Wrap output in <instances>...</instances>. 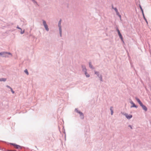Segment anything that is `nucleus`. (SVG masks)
<instances>
[{
	"mask_svg": "<svg viewBox=\"0 0 151 151\" xmlns=\"http://www.w3.org/2000/svg\"><path fill=\"white\" fill-rule=\"evenodd\" d=\"M43 23L45 29L47 31H48L49 30V28H48L47 25L46 24L45 21L44 20H43Z\"/></svg>",
	"mask_w": 151,
	"mask_h": 151,
	"instance_id": "nucleus-1",
	"label": "nucleus"
},
{
	"mask_svg": "<svg viewBox=\"0 0 151 151\" xmlns=\"http://www.w3.org/2000/svg\"><path fill=\"white\" fill-rule=\"evenodd\" d=\"M61 20H60L59 22V24H58V26L59 28L60 32V36H61V32H62L61 28V27L60 26L61 23Z\"/></svg>",
	"mask_w": 151,
	"mask_h": 151,
	"instance_id": "nucleus-2",
	"label": "nucleus"
},
{
	"mask_svg": "<svg viewBox=\"0 0 151 151\" xmlns=\"http://www.w3.org/2000/svg\"><path fill=\"white\" fill-rule=\"evenodd\" d=\"M117 32H118V35H119L120 38L121 40H122V41L123 42H124L123 39V38L122 37V35L121 34V33H120V31L118 29H117Z\"/></svg>",
	"mask_w": 151,
	"mask_h": 151,
	"instance_id": "nucleus-3",
	"label": "nucleus"
},
{
	"mask_svg": "<svg viewBox=\"0 0 151 151\" xmlns=\"http://www.w3.org/2000/svg\"><path fill=\"white\" fill-rule=\"evenodd\" d=\"M140 106L142 107V109L145 111H147V108L145 106V105H143L142 104H141Z\"/></svg>",
	"mask_w": 151,
	"mask_h": 151,
	"instance_id": "nucleus-4",
	"label": "nucleus"
},
{
	"mask_svg": "<svg viewBox=\"0 0 151 151\" xmlns=\"http://www.w3.org/2000/svg\"><path fill=\"white\" fill-rule=\"evenodd\" d=\"M12 145L14 146L15 147L16 149H21V146L19 145H16L14 144H12Z\"/></svg>",
	"mask_w": 151,
	"mask_h": 151,
	"instance_id": "nucleus-5",
	"label": "nucleus"
},
{
	"mask_svg": "<svg viewBox=\"0 0 151 151\" xmlns=\"http://www.w3.org/2000/svg\"><path fill=\"white\" fill-rule=\"evenodd\" d=\"M126 117L127 118V119H130L132 117V116L131 115H128L127 114H125Z\"/></svg>",
	"mask_w": 151,
	"mask_h": 151,
	"instance_id": "nucleus-6",
	"label": "nucleus"
},
{
	"mask_svg": "<svg viewBox=\"0 0 151 151\" xmlns=\"http://www.w3.org/2000/svg\"><path fill=\"white\" fill-rule=\"evenodd\" d=\"M136 99L137 101L138 102L139 104L140 105L142 104V103L139 99L137 98H136Z\"/></svg>",
	"mask_w": 151,
	"mask_h": 151,
	"instance_id": "nucleus-7",
	"label": "nucleus"
},
{
	"mask_svg": "<svg viewBox=\"0 0 151 151\" xmlns=\"http://www.w3.org/2000/svg\"><path fill=\"white\" fill-rule=\"evenodd\" d=\"M75 110L76 111L79 113L83 117V114L82 112L78 111L77 109H76Z\"/></svg>",
	"mask_w": 151,
	"mask_h": 151,
	"instance_id": "nucleus-8",
	"label": "nucleus"
},
{
	"mask_svg": "<svg viewBox=\"0 0 151 151\" xmlns=\"http://www.w3.org/2000/svg\"><path fill=\"white\" fill-rule=\"evenodd\" d=\"M6 78H1V79H0V81H6Z\"/></svg>",
	"mask_w": 151,
	"mask_h": 151,
	"instance_id": "nucleus-9",
	"label": "nucleus"
},
{
	"mask_svg": "<svg viewBox=\"0 0 151 151\" xmlns=\"http://www.w3.org/2000/svg\"><path fill=\"white\" fill-rule=\"evenodd\" d=\"M131 104H133V106H131V107H137V106L135 105V104L132 102H131Z\"/></svg>",
	"mask_w": 151,
	"mask_h": 151,
	"instance_id": "nucleus-10",
	"label": "nucleus"
},
{
	"mask_svg": "<svg viewBox=\"0 0 151 151\" xmlns=\"http://www.w3.org/2000/svg\"><path fill=\"white\" fill-rule=\"evenodd\" d=\"M85 74L87 77H89V74H88L87 73L86 71L85 72Z\"/></svg>",
	"mask_w": 151,
	"mask_h": 151,
	"instance_id": "nucleus-11",
	"label": "nucleus"
},
{
	"mask_svg": "<svg viewBox=\"0 0 151 151\" xmlns=\"http://www.w3.org/2000/svg\"><path fill=\"white\" fill-rule=\"evenodd\" d=\"M115 11H116V12L117 14H119V12H118V10L116 8H115L114 9Z\"/></svg>",
	"mask_w": 151,
	"mask_h": 151,
	"instance_id": "nucleus-12",
	"label": "nucleus"
},
{
	"mask_svg": "<svg viewBox=\"0 0 151 151\" xmlns=\"http://www.w3.org/2000/svg\"><path fill=\"white\" fill-rule=\"evenodd\" d=\"M24 72L26 73L27 75H28L29 74L28 72L27 71V69L25 70H24Z\"/></svg>",
	"mask_w": 151,
	"mask_h": 151,
	"instance_id": "nucleus-13",
	"label": "nucleus"
},
{
	"mask_svg": "<svg viewBox=\"0 0 151 151\" xmlns=\"http://www.w3.org/2000/svg\"><path fill=\"white\" fill-rule=\"evenodd\" d=\"M89 67H90V68H92V65L91 64V63H89Z\"/></svg>",
	"mask_w": 151,
	"mask_h": 151,
	"instance_id": "nucleus-14",
	"label": "nucleus"
},
{
	"mask_svg": "<svg viewBox=\"0 0 151 151\" xmlns=\"http://www.w3.org/2000/svg\"><path fill=\"white\" fill-rule=\"evenodd\" d=\"M11 90L12 91V93H14V92L13 91L12 89V88H10Z\"/></svg>",
	"mask_w": 151,
	"mask_h": 151,
	"instance_id": "nucleus-15",
	"label": "nucleus"
},
{
	"mask_svg": "<svg viewBox=\"0 0 151 151\" xmlns=\"http://www.w3.org/2000/svg\"><path fill=\"white\" fill-rule=\"evenodd\" d=\"M140 9H141V11H142V14H143V9L141 6L140 7Z\"/></svg>",
	"mask_w": 151,
	"mask_h": 151,
	"instance_id": "nucleus-16",
	"label": "nucleus"
},
{
	"mask_svg": "<svg viewBox=\"0 0 151 151\" xmlns=\"http://www.w3.org/2000/svg\"><path fill=\"white\" fill-rule=\"evenodd\" d=\"M99 73L95 71V74H96L97 75H98V76H99Z\"/></svg>",
	"mask_w": 151,
	"mask_h": 151,
	"instance_id": "nucleus-17",
	"label": "nucleus"
},
{
	"mask_svg": "<svg viewBox=\"0 0 151 151\" xmlns=\"http://www.w3.org/2000/svg\"><path fill=\"white\" fill-rule=\"evenodd\" d=\"M99 77L100 78V80L101 81H102V78L101 76V75H100V76H99Z\"/></svg>",
	"mask_w": 151,
	"mask_h": 151,
	"instance_id": "nucleus-18",
	"label": "nucleus"
},
{
	"mask_svg": "<svg viewBox=\"0 0 151 151\" xmlns=\"http://www.w3.org/2000/svg\"><path fill=\"white\" fill-rule=\"evenodd\" d=\"M111 115H112L113 113V111L112 110L111 111Z\"/></svg>",
	"mask_w": 151,
	"mask_h": 151,
	"instance_id": "nucleus-19",
	"label": "nucleus"
},
{
	"mask_svg": "<svg viewBox=\"0 0 151 151\" xmlns=\"http://www.w3.org/2000/svg\"><path fill=\"white\" fill-rule=\"evenodd\" d=\"M113 108L112 107H111L110 110H111V111L112 110H113Z\"/></svg>",
	"mask_w": 151,
	"mask_h": 151,
	"instance_id": "nucleus-20",
	"label": "nucleus"
},
{
	"mask_svg": "<svg viewBox=\"0 0 151 151\" xmlns=\"http://www.w3.org/2000/svg\"><path fill=\"white\" fill-rule=\"evenodd\" d=\"M24 32V31H21V34H23Z\"/></svg>",
	"mask_w": 151,
	"mask_h": 151,
	"instance_id": "nucleus-21",
	"label": "nucleus"
},
{
	"mask_svg": "<svg viewBox=\"0 0 151 151\" xmlns=\"http://www.w3.org/2000/svg\"><path fill=\"white\" fill-rule=\"evenodd\" d=\"M143 14V17H144V18L145 19V16H144V13H143V14Z\"/></svg>",
	"mask_w": 151,
	"mask_h": 151,
	"instance_id": "nucleus-22",
	"label": "nucleus"
},
{
	"mask_svg": "<svg viewBox=\"0 0 151 151\" xmlns=\"http://www.w3.org/2000/svg\"><path fill=\"white\" fill-rule=\"evenodd\" d=\"M8 88H10H10H11V87H10L9 86H6Z\"/></svg>",
	"mask_w": 151,
	"mask_h": 151,
	"instance_id": "nucleus-23",
	"label": "nucleus"
},
{
	"mask_svg": "<svg viewBox=\"0 0 151 151\" xmlns=\"http://www.w3.org/2000/svg\"><path fill=\"white\" fill-rule=\"evenodd\" d=\"M17 28L19 29H21L19 27H17Z\"/></svg>",
	"mask_w": 151,
	"mask_h": 151,
	"instance_id": "nucleus-24",
	"label": "nucleus"
},
{
	"mask_svg": "<svg viewBox=\"0 0 151 151\" xmlns=\"http://www.w3.org/2000/svg\"><path fill=\"white\" fill-rule=\"evenodd\" d=\"M129 127H130L131 129H132V127L131 126H129Z\"/></svg>",
	"mask_w": 151,
	"mask_h": 151,
	"instance_id": "nucleus-25",
	"label": "nucleus"
},
{
	"mask_svg": "<svg viewBox=\"0 0 151 151\" xmlns=\"http://www.w3.org/2000/svg\"><path fill=\"white\" fill-rule=\"evenodd\" d=\"M32 0L33 1H34V2H35V1L34 0Z\"/></svg>",
	"mask_w": 151,
	"mask_h": 151,
	"instance_id": "nucleus-26",
	"label": "nucleus"
},
{
	"mask_svg": "<svg viewBox=\"0 0 151 151\" xmlns=\"http://www.w3.org/2000/svg\"><path fill=\"white\" fill-rule=\"evenodd\" d=\"M2 54V53H0V55H1Z\"/></svg>",
	"mask_w": 151,
	"mask_h": 151,
	"instance_id": "nucleus-27",
	"label": "nucleus"
},
{
	"mask_svg": "<svg viewBox=\"0 0 151 151\" xmlns=\"http://www.w3.org/2000/svg\"><path fill=\"white\" fill-rule=\"evenodd\" d=\"M8 54H10V53H8Z\"/></svg>",
	"mask_w": 151,
	"mask_h": 151,
	"instance_id": "nucleus-28",
	"label": "nucleus"
}]
</instances>
